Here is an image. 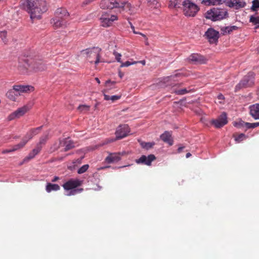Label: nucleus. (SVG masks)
<instances>
[{
    "mask_svg": "<svg viewBox=\"0 0 259 259\" xmlns=\"http://www.w3.org/2000/svg\"><path fill=\"white\" fill-rule=\"evenodd\" d=\"M26 143L27 140H25V139H23L22 141L20 143L14 146L13 148H12V151H15L22 148L26 145Z\"/></svg>",
    "mask_w": 259,
    "mask_h": 259,
    "instance_id": "cd10ccee",
    "label": "nucleus"
},
{
    "mask_svg": "<svg viewBox=\"0 0 259 259\" xmlns=\"http://www.w3.org/2000/svg\"><path fill=\"white\" fill-rule=\"evenodd\" d=\"M189 60L194 63H204L205 60L202 56L198 54H193L189 57Z\"/></svg>",
    "mask_w": 259,
    "mask_h": 259,
    "instance_id": "4be33fe9",
    "label": "nucleus"
},
{
    "mask_svg": "<svg viewBox=\"0 0 259 259\" xmlns=\"http://www.w3.org/2000/svg\"><path fill=\"white\" fill-rule=\"evenodd\" d=\"M96 80L97 81V82L98 83H100V81L99 80V79L98 78H95Z\"/></svg>",
    "mask_w": 259,
    "mask_h": 259,
    "instance_id": "680f3d73",
    "label": "nucleus"
},
{
    "mask_svg": "<svg viewBox=\"0 0 259 259\" xmlns=\"http://www.w3.org/2000/svg\"><path fill=\"white\" fill-rule=\"evenodd\" d=\"M250 115L254 119H259V103L250 105L248 107Z\"/></svg>",
    "mask_w": 259,
    "mask_h": 259,
    "instance_id": "a211bd4d",
    "label": "nucleus"
},
{
    "mask_svg": "<svg viewBox=\"0 0 259 259\" xmlns=\"http://www.w3.org/2000/svg\"><path fill=\"white\" fill-rule=\"evenodd\" d=\"M90 107L86 105H80L78 107V110L81 112H87L90 109Z\"/></svg>",
    "mask_w": 259,
    "mask_h": 259,
    "instance_id": "72a5a7b5",
    "label": "nucleus"
},
{
    "mask_svg": "<svg viewBox=\"0 0 259 259\" xmlns=\"http://www.w3.org/2000/svg\"><path fill=\"white\" fill-rule=\"evenodd\" d=\"M103 92L104 93V99L105 100L108 101V100H110L113 102L117 100H119L121 98L120 95H114V96H109L108 95H106L105 94V93L107 92L106 90H104Z\"/></svg>",
    "mask_w": 259,
    "mask_h": 259,
    "instance_id": "bb28decb",
    "label": "nucleus"
},
{
    "mask_svg": "<svg viewBox=\"0 0 259 259\" xmlns=\"http://www.w3.org/2000/svg\"><path fill=\"white\" fill-rule=\"evenodd\" d=\"M51 24L53 27L56 29L60 28H64L67 26L68 22L67 20L61 19L56 17H54L51 20Z\"/></svg>",
    "mask_w": 259,
    "mask_h": 259,
    "instance_id": "ddd939ff",
    "label": "nucleus"
},
{
    "mask_svg": "<svg viewBox=\"0 0 259 259\" xmlns=\"http://www.w3.org/2000/svg\"><path fill=\"white\" fill-rule=\"evenodd\" d=\"M210 123L216 128H220L228 123L227 114L223 112L216 119H212Z\"/></svg>",
    "mask_w": 259,
    "mask_h": 259,
    "instance_id": "9b49d317",
    "label": "nucleus"
},
{
    "mask_svg": "<svg viewBox=\"0 0 259 259\" xmlns=\"http://www.w3.org/2000/svg\"><path fill=\"white\" fill-rule=\"evenodd\" d=\"M154 144L155 143L154 142H142L141 143V146L147 150L151 148Z\"/></svg>",
    "mask_w": 259,
    "mask_h": 259,
    "instance_id": "7c9ffc66",
    "label": "nucleus"
},
{
    "mask_svg": "<svg viewBox=\"0 0 259 259\" xmlns=\"http://www.w3.org/2000/svg\"><path fill=\"white\" fill-rule=\"evenodd\" d=\"M259 8V1L258 0H253L252 2V6L251 7V10L253 11H255L257 10V8Z\"/></svg>",
    "mask_w": 259,
    "mask_h": 259,
    "instance_id": "4c0bfd02",
    "label": "nucleus"
},
{
    "mask_svg": "<svg viewBox=\"0 0 259 259\" xmlns=\"http://www.w3.org/2000/svg\"><path fill=\"white\" fill-rule=\"evenodd\" d=\"M161 139L164 142L172 145L173 141L171 140V134L170 132L166 131L160 136Z\"/></svg>",
    "mask_w": 259,
    "mask_h": 259,
    "instance_id": "5701e85b",
    "label": "nucleus"
},
{
    "mask_svg": "<svg viewBox=\"0 0 259 259\" xmlns=\"http://www.w3.org/2000/svg\"><path fill=\"white\" fill-rule=\"evenodd\" d=\"M238 28V27L236 26H225L222 27L221 28V31L223 35L226 34H229L231 32H232L234 30H236Z\"/></svg>",
    "mask_w": 259,
    "mask_h": 259,
    "instance_id": "a878e982",
    "label": "nucleus"
},
{
    "mask_svg": "<svg viewBox=\"0 0 259 259\" xmlns=\"http://www.w3.org/2000/svg\"><path fill=\"white\" fill-rule=\"evenodd\" d=\"M244 127L246 128H252V123L245 122Z\"/></svg>",
    "mask_w": 259,
    "mask_h": 259,
    "instance_id": "de8ad7c7",
    "label": "nucleus"
},
{
    "mask_svg": "<svg viewBox=\"0 0 259 259\" xmlns=\"http://www.w3.org/2000/svg\"><path fill=\"white\" fill-rule=\"evenodd\" d=\"M234 126L238 128H242L244 127L245 122L242 120H239L238 122H235L233 123Z\"/></svg>",
    "mask_w": 259,
    "mask_h": 259,
    "instance_id": "ea45409f",
    "label": "nucleus"
},
{
    "mask_svg": "<svg viewBox=\"0 0 259 259\" xmlns=\"http://www.w3.org/2000/svg\"><path fill=\"white\" fill-rule=\"evenodd\" d=\"M184 148V147H180L178 149V152L179 153H180L182 151L183 149Z\"/></svg>",
    "mask_w": 259,
    "mask_h": 259,
    "instance_id": "13d9d810",
    "label": "nucleus"
},
{
    "mask_svg": "<svg viewBox=\"0 0 259 259\" xmlns=\"http://www.w3.org/2000/svg\"><path fill=\"white\" fill-rule=\"evenodd\" d=\"M42 148L41 146H38L36 145V147L32 151V152L34 153V155H37L39 153Z\"/></svg>",
    "mask_w": 259,
    "mask_h": 259,
    "instance_id": "37998d69",
    "label": "nucleus"
},
{
    "mask_svg": "<svg viewBox=\"0 0 259 259\" xmlns=\"http://www.w3.org/2000/svg\"><path fill=\"white\" fill-rule=\"evenodd\" d=\"M30 67L35 72L42 71L47 68L46 64L40 60L33 61L30 65Z\"/></svg>",
    "mask_w": 259,
    "mask_h": 259,
    "instance_id": "dca6fc26",
    "label": "nucleus"
},
{
    "mask_svg": "<svg viewBox=\"0 0 259 259\" xmlns=\"http://www.w3.org/2000/svg\"><path fill=\"white\" fill-rule=\"evenodd\" d=\"M48 139V136L47 135L42 136V137H41L40 138L39 142L37 144V145L42 146V145H45L46 144Z\"/></svg>",
    "mask_w": 259,
    "mask_h": 259,
    "instance_id": "473e14b6",
    "label": "nucleus"
},
{
    "mask_svg": "<svg viewBox=\"0 0 259 259\" xmlns=\"http://www.w3.org/2000/svg\"><path fill=\"white\" fill-rule=\"evenodd\" d=\"M103 9H122L123 10L131 11L132 6L125 0H102L100 4Z\"/></svg>",
    "mask_w": 259,
    "mask_h": 259,
    "instance_id": "7ed1b4c3",
    "label": "nucleus"
},
{
    "mask_svg": "<svg viewBox=\"0 0 259 259\" xmlns=\"http://www.w3.org/2000/svg\"><path fill=\"white\" fill-rule=\"evenodd\" d=\"M125 153V152L109 153L105 158V161L108 163L117 162L121 159V156L124 155Z\"/></svg>",
    "mask_w": 259,
    "mask_h": 259,
    "instance_id": "4468645a",
    "label": "nucleus"
},
{
    "mask_svg": "<svg viewBox=\"0 0 259 259\" xmlns=\"http://www.w3.org/2000/svg\"><path fill=\"white\" fill-rule=\"evenodd\" d=\"M156 159V157L153 154H150L148 156L142 155L138 159H136V162L138 164H143L148 166L151 165L153 161Z\"/></svg>",
    "mask_w": 259,
    "mask_h": 259,
    "instance_id": "2eb2a0df",
    "label": "nucleus"
},
{
    "mask_svg": "<svg viewBox=\"0 0 259 259\" xmlns=\"http://www.w3.org/2000/svg\"><path fill=\"white\" fill-rule=\"evenodd\" d=\"M182 75L181 73H176L173 75H170L169 76H167L164 78L165 82H168L171 80H176L175 78L177 77L181 76Z\"/></svg>",
    "mask_w": 259,
    "mask_h": 259,
    "instance_id": "2f4dec72",
    "label": "nucleus"
},
{
    "mask_svg": "<svg viewBox=\"0 0 259 259\" xmlns=\"http://www.w3.org/2000/svg\"><path fill=\"white\" fill-rule=\"evenodd\" d=\"M60 189V187L58 184H52L49 183L46 187V190L47 192L50 193L52 191H58Z\"/></svg>",
    "mask_w": 259,
    "mask_h": 259,
    "instance_id": "393cba45",
    "label": "nucleus"
},
{
    "mask_svg": "<svg viewBox=\"0 0 259 259\" xmlns=\"http://www.w3.org/2000/svg\"><path fill=\"white\" fill-rule=\"evenodd\" d=\"M249 21L253 24L257 25V24H259V16L254 17L253 16H251L250 17Z\"/></svg>",
    "mask_w": 259,
    "mask_h": 259,
    "instance_id": "c9c22d12",
    "label": "nucleus"
},
{
    "mask_svg": "<svg viewBox=\"0 0 259 259\" xmlns=\"http://www.w3.org/2000/svg\"><path fill=\"white\" fill-rule=\"evenodd\" d=\"M133 32L135 34H140L141 35H142V36H143L144 37H145L146 38V39H147V38L146 37V35L142 33H140V32H136V30H133Z\"/></svg>",
    "mask_w": 259,
    "mask_h": 259,
    "instance_id": "864d4df0",
    "label": "nucleus"
},
{
    "mask_svg": "<svg viewBox=\"0 0 259 259\" xmlns=\"http://www.w3.org/2000/svg\"><path fill=\"white\" fill-rule=\"evenodd\" d=\"M226 1L227 0H203L201 3L206 6L218 5L222 4L226 2Z\"/></svg>",
    "mask_w": 259,
    "mask_h": 259,
    "instance_id": "b1692460",
    "label": "nucleus"
},
{
    "mask_svg": "<svg viewBox=\"0 0 259 259\" xmlns=\"http://www.w3.org/2000/svg\"><path fill=\"white\" fill-rule=\"evenodd\" d=\"M218 98L219 100H224V96L223 95L220 94V95H218Z\"/></svg>",
    "mask_w": 259,
    "mask_h": 259,
    "instance_id": "6e6d98bb",
    "label": "nucleus"
},
{
    "mask_svg": "<svg viewBox=\"0 0 259 259\" xmlns=\"http://www.w3.org/2000/svg\"><path fill=\"white\" fill-rule=\"evenodd\" d=\"M117 19V16L111 14L110 12H103L100 18L102 26L105 27L110 26L113 22Z\"/></svg>",
    "mask_w": 259,
    "mask_h": 259,
    "instance_id": "1a4fd4ad",
    "label": "nucleus"
},
{
    "mask_svg": "<svg viewBox=\"0 0 259 259\" xmlns=\"http://www.w3.org/2000/svg\"><path fill=\"white\" fill-rule=\"evenodd\" d=\"M19 7L30 14L32 20L40 19L41 14L47 10L46 3L39 0H21Z\"/></svg>",
    "mask_w": 259,
    "mask_h": 259,
    "instance_id": "f257e3e1",
    "label": "nucleus"
},
{
    "mask_svg": "<svg viewBox=\"0 0 259 259\" xmlns=\"http://www.w3.org/2000/svg\"><path fill=\"white\" fill-rule=\"evenodd\" d=\"M42 126L39 127L31 128L26 134L23 139L27 140V142L31 140L34 136L37 135L41 130Z\"/></svg>",
    "mask_w": 259,
    "mask_h": 259,
    "instance_id": "6ab92c4d",
    "label": "nucleus"
},
{
    "mask_svg": "<svg viewBox=\"0 0 259 259\" xmlns=\"http://www.w3.org/2000/svg\"><path fill=\"white\" fill-rule=\"evenodd\" d=\"M138 63H141L142 65H145L146 64V61L145 60H141L140 61H137Z\"/></svg>",
    "mask_w": 259,
    "mask_h": 259,
    "instance_id": "4d7b16f0",
    "label": "nucleus"
},
{
    "mask_svg": "<svg viewBox=\"0 0 259 259\" xmlns=\"http://www.w3.org/2000/svg\"><path fill=\"white\" fill-rule=\"evenodd\" d=\"M32 104L31 103H28L22 107L19 108L8 116V120L11 121L20 118L28 112L32 108Z\"/></svg>",
    "mask_w": 259,
    "mask_h": 259,
    "instance_id": "9d476101",
    "label": "nucleus"
},
{
    "mask_svg": "<svg viewBox=\"0 0 259 259\" xmlns=\"http://www.w3.org/2000/svg\"><path fill=\"white\" fill-rule=\"evenodd\" d=\"M227 5L231 8L235 7L236 9L244 8L246 3L244 0H229Z\"/></svg>",
    "mask_w": 259,
    "mask_h": 259,
    "instance_id": "aec40b11",
    "label": "nucleus"
},
{
    "mask_svg": "<svg viewBox=\"0 0 259 259\" xmlns=\"http://www.w3.org/2000/svg\"><path fill=\"white\" fill-rule=\"evenodd\" d=\"M65 148L64 151H67L74 147V143L71 141H66L64 142Z\"/></svg>",
    "mask_w": 259,
    "mask_h": 259,
    "instance_id": "c756f323",
    "label": "nucleus"
},
{
    "mask_svg": "<svg viewBox=\"0 0 259 259\" xmlns=\"http://www.w3.org/2000/svg\"><path fill=\"white\" fill-rule=\"evenodd\" d=\"M101 51V49L99 48H93L92 49H87L86 50L82 51V53L83 54H85L87 55V57L89 58V59L95 58V60H89V61L91 63L94 62L95 64H97L99 62H104L103 60H100V53Z\"/></svg>",
    "mask_w": 259,
    "mask_h": 259,
    "instance_id": "6e6552de",
    "label": "nucleus"
},
{
    "mask_svg": "<svg viewBox=\"0 0 259 259\" xmlns=\"http://www.w3.org/2000/svg\"><path fill=\"white\" fill-rule=\"evenodd\" d=\"M148 3L150 5H155V7L159 6L158 0H147Z\"/></svg>",
    "mask_w": 259,
    "mask_h": 259,
    "instance_id": "c03bdc74",
    "label": "nucleus"
},
{
    "mask_svg": "<svg viewBox=\"0 0 259 259\" xmlns=\"http://www.w3.org/2000/svg\"><path fill=\"white\" fill-rule=\"evenodd\" d=\"M205 35L211 44L215 43L219 38V32L212 28H209L205 33Z\"/></svg>",
    "mask_w": 259,
    "mask_h": 259,
    "instance_id": "f8f14e48",
    "label": "nucleus"
},
{
    "mask_svg": "<svg viewBox=\"0 0 259 259\" xmlns=\"http://www.w3.org/2000/svg\"><path fill=\"white\" fill-rule=\"evenodd\" d=\"M254 73L249 72L248 74L245 76L243 79L236 85L235 91L237 92L241 89L248 88L252 85L254 83Z\"/></svg>",
    "mask_w": 259,
    "mask_h": 259,
    "instance_id": "0eeeda50",
    "label": "nucleus"
},
{
    "mask_svg": "<svg viewBox=\"0 0 259 259\" xmlns=\"http://www.w3.org/2000/svg\"><path fill=\"white\" fill-rule=\"evenodd\" d=\"M259 126V122H255V123H252V128H255Z\"/></svg>",
    "mask_w": 259,
    "mask_h": 259,
    "instance_id": "3c124183",
    "label": "nucleus"
},
{
    "mask_svg": "<svg viewBox=\"0 0 259 259\" xmlns=\"http://www.w3.org/2000/svg\"><path fill=\"white\" fill-rule=\"evenodd\" d=\"M35 155H34V153L31 151V152L29 153L28 155L23 159V163L29 161L30 159L33 158L35 157Z\"/></svg>",
    "mask_w": 259,
    "mask_h": 259,
    "instance_id": "58836bf2",
    "label": "nucleus"
},
{
    "mask_svg": "<svg viewBox=\"0 0 259 259\" xmlns=\"http://www.w3.org/2000/svg\"><path fill=\"white\" fill-rule=\"evenodd\" d=\"M235 140L237 143H240L247 138V136L244 134H240L238 136L234 135Z\"/></svg>",
    "mask_w": 259,
    "mask_h": 259,
    "instance_id": "c85d7f7f",
    "label": "nucleus"
},
{
    "mask_svg": "<svg viewBox=\"0 0 259 259\" xmlns=\"http://www.w3.org/2000/svg\"><path fill=\"white\" fill-rule=\"evenodd\" d=\"M113 55L115 56L116 61L118 62L121 63V55L115 51H114L113 52Z\"/></svg>",
    "mask_w": 259,
    "mask_h": 259,
    "instance_id": "79ce46f5",
    "label": "nucleus"
},
{
    "mask_svg": "<svg viewBox=\"0 0 259 259\" xmlns=\"http://www.w3.org/2000/svg\"><path fill=\"white\" fill-rule=\"evenodd\" d=\"M11 152H13V151H12V149H6L2 151V153L6 154V153Z\"/></svg>",
    "mask_w": 259,
    "mask_h": 259,
    "instance_id": "8fccbe9b",
    "label": "nucleus"
},
{
    "mask_svg": "<svg viewBox=\"0 0 259 259\" xmlns=\"http://www.w3.org/2000/svg\"><path fill=\"white\" fill-rule=\"evenodd\" d=\"M228 17V13L226 9L213 8L205 13V17L212 21H220Z\"/></svg>",
    "mask_w": 259,
    "mask_h": 259,
    "instance_id": "20e7f679",
    "label": "nucleus"
},
{
    "mask_svg": "<svg viewBox=\"0 0 259 259\" xmlns=\"http://www.w3.org/2000/svg\"><path fill=\"white\" fill-rule=\"evenodd\" d=\"M6 35H7V32L6 31H1L0 32L1 37H2L3 41L5 43H6V42H7V40L6 39Z\"/></svg>",
    "mask_w": 259,
    "mask_h": 259,
    "instance_id": "a18cd8bd",
    "label": "nucleus"
},
{
    "mask_svg": "<svg viewBox=\"0 0 259 259\" xmlns=\"http://www.w3.org/2000/svg\"><path fill=\"white\" fill-rule=\"evenodd\" d=\"M191 155V154L190 153H187L186 154V156L187 158H189V157H190Z\"/></svg>",
    "mask_w": 259,
    "mask_h": 259,
    "instance_id": "bf43d9fd",
    "label": "nucleus"
},
{
    "mask_svg": "<svg viewBox=\"0 0 259 259\" xmlns=\"http://www.w3.org/2000/svg\"><path fill=\"white\" fill-rule=\"evenodd\" d=\"M129 132L130 128L127 124L120 125L116 132V138L119 139L125 137L127 136Z\"/></svg>",
    "mask_w": 259,
    "mask_h": 259,
    "instance_id": "f3484780",
    "label": "nucleus"
},
{
    "mask_svg": "<svg viewBox=\"0 0 259 259\" xmlns=\"http://www.w3.org/2000/svg\"><path fill=\"white\" fill-rule=\"evenodd\" d=\"M130 24L131 25V28L133 30H135V27L132 24V23L131 22H130Z\"/></svg>",
    "mask_w": 259,
    "mask_h": 259,
    "instance_id": "052dcab7",
    "label": "nucleus"
},
{
    "mask_svg": "<svg viewBox=\"0 0 259 259\" xmlns=\"http://www.w3.org/2000/svg\"><path fill=\"white\" fill-rule=\"evenodd\" d=\"M69 13L66 9L62 8L57 9L55 13V17L61 19L66 20L69 17Z\"/></svg>",
    "mask_w": 259,
    "mask_h": 259,
    "instance_id": "412c9836",
    "label": "nucleus"
},
{
    "mask_svg": "<svg viewBox=\"0 0 259 259\" xmlns=\"http://www.w3.org/2000/svg\"><path fill=\"white\" fill-rule=\"evenodd\" d=\"M110 83H111V84L112 85H114L115 83V82L113 81V82H111L110 80H108L106 81V87H108V85H109V84Z\"/></svg>",
    "mask_w": 259,
    "mask_h": 259,
    "instance_id": "09e8293b",
    "label": "nucleus"
},
{
    "mask_svg": "<svg viewBox=\"0 0 259 259\" xmlns=\"http://www.w3.org/2000/svg\"><path fill=\"white\" fill-rule=\"evenodd\" d=\"M89 164H84L82 165L80 168H79L77 172L79 174H82L84 172H85L89 168Z\"/></svg>",
    "mask_w": 259,
    "mask_h": 259,
    "instance_id": "f704fd0d",
    "label": "nucleus"
},
{
    "mask_svg": "<svg viewBox=\"0 0 259 259\" xmlns=\"http://www.w3.org/2000/svg\"><path fill=\"white\" fill-rule=\"evenodd\" d=\"M82 182L78 180L70 179L63 185V187L66 190H71L68 196L74 195L83 190L82 188L75 189L81 186Z\"/></svg>",
    "mask_w": 259,
    "mask_h": 259,
    "instance_id": "39448f33",
    "label": "nucleus"
},
{
    "mask_svg": "<svg viewBox=\"0 0 259 259\" xmlns=\"http://www.w3.org/2000/svg\"><path fill=\"white\" fill-rule=\"evenodd\" d=\"M189 91H188L186 89H183L181 90H178L175 91V93L177 95H184L188 93Z\"/></svg>",
    "mask_w": 259,
    "mask_h": 259,
    "instance_id": "a19ab883",
    "label": "nucleus"
},
{
    "mask_svg": "<svg viewBox=\"0 0 259 259\" xmlns=\"http://www.w3.org/2000/svg\"><path fill=\"white\" fill-rule=\"evenodd\" d=\"M58 180H59V178L58 177L55 176L54 177V178L52 180V182H55L57 181Z\"/></svg>",
    "mask_w": 259,
    "mask_h": 259,
    "instance_id": "5fc2aeb1",
    "label": "nucleus"
},
{
    "mask_svg": "<svg viewBox=\"0 0 259 259\" xmlns=\"http://www.w3.org/2000/svg\"><path fill=\"white\" fill-rule=\"evenodd\" d=\"M258 24V25L255 27V28H259V24Z\"/></svg>",
    "mask_w": 259,
    "mask_h": 259,
    "instance_id": "e2e57ef3",
    "label": "nucleus"
},
{
    "mask_svg": "<svg viewBox=\"0 0 259 259\" xmlns=\"http://www.w3.org/2000/svg\"><path fill=\"white\" fill-rule=\"evenodd\" d=\"M137 63H138V62H137V61H133L132 62H131L130 61H127L124 63L121 62L120 67H128L131 65L136 64Z\"/></svg>",
    "mask_w": 259,
    "mask_h": 259,
    "instance_id": "e433bc0d",
    "label": "nucleus"
},
{
    "mask_svg": "<svg viewBox=\"0 0 259 259\" xmlns=\"http://www.w3.org/2000/svg\"><path fill=\"white\" fill-rule=\"evenodd\" d=\"M34 91V87L30 85H14L9 90L6 96L12 101H16L17 98L23 93H28Z\"/></svg>",
    "mask_w": 259,
    "mask_h": 259,
    "instance_id": "f03ea898",
    "label": "nucleus"
},
{
    "mask_svg": "<svg viewBox=\"0 0 259 259\" xmlns=\"http://www.w3.org/2000/svg\"><path fill=\"white\" fill-rule=\"evenodd\" d=\"M118 75L120 78H122V77L124 76V73L121 72L120 70H119L118 71Z\"/></svg>",
    "mask_w": 259,
    "mask_h": 259,
    "instance_id": "603ef678",
    "label": "nucleus"
},
{
    "mask_svg": "<svg viewBox=\"0 0 259 259\" xmlns=\"http://www.w3.org/2000/svg\"><path fill=\"white\" fill-rule=\"evenodd\" d=\"M184 15L189 17H194L199 11V8L195 4L189 0H185L183 2Z\"/></svg>",
    "mask_w": 259,
    "mask_h": 259,
    "instance_id": "423d86ee",
    "label": "nucleus"
},
{
    "mask_svg": "<svg viewBox=\"0 0 259 259\" xmlns=\"http://www.w3.org/2000/svg\"><path fill=\"white\" fill-rule=\"evenodd\" d=\"M59 147V145H58L57 143H56L54 145L53 147H52L51 148V152H54L56 150H57Z\"/></svg>",
    "mask_w": 259,
    "mask_h": 259,
    "instance_id": "49530a36",
    "label": "nucleus"
}]
</instances>
